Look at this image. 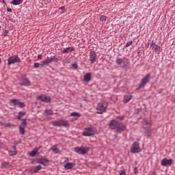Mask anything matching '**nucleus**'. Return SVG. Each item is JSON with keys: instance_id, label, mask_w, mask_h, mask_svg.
Returning <instances> with one entry per match:
<instances>
[{"instance_id": "obj_6", "label": "nucleus", "mask_w": 175, "mask_h": 175, "mask_svg": "<svg viewBox=\"0 0 175 175\" xmlns=\"http://www.w3.org/2000/svg\"><path fill=\"white\" fill-rule=\"evenodd\" d=\"M131 153L132 154H137L141 152V148H139V143L135 142L133 143L131 146Z\"/></svg>"}, {"instance_id": "obj_48", "label": "nucleus", "mask_w": 175, "mask_h": 175, "mask_svg": "<svg viewBox=\"0 0 175 175\" xmlns=\"http://www.w3.org/2000/svg\"><path fill=\"white\" fill-rule=\"evenodd\" d=\"M1 58H0V64H1Z\"/></svg>"}, {"instance_id": "obj_22", "label": "nucleus", "mask_w": 175, "mask_h": 175, "mask_svg": "<svg viewBox=\"0 0 175 175\" xmlns=\"http://www.w3.org/2000/svg\"><path fill=\"white\" fill-rule=\"evenodd\" d=\"M75 164L73 163H67L66 164L64 165V167L66 170H70L75 166Z\"/></svg>"}, {"instance_id": "obj_27", "label": "nucleus", "mask_w": 175, "mask_h": 175, "mask_svg": "<svg viewBox=\"0 0 175 175\" xmlns=\"http://www.w3.org/2000/svg\"><path fill=\"white\" fill-rule=\"evenodd\" d=\"M70 116H71L72 117H77V118H79V117H81L80 113H79V112H76V111L72 112V113H70Z\"/></svg>"}, {"instance_id": "obj_26", "label": "nucleus", "mask_w": 175, "mask_h": 175, "mask_svg": "<svg viewBox=\"0 0 175 175\" xmlns=\"http://www.w3.org/2000/svg\"><path fill=\"white\" fill-rule=\"evenodd\" d=\"M40 170H42L41 165H37V166L33 168V173H37L38 171H40Z\"/></svg>"}, {"instance_id": "obj_43", "label": "nucleus", "mask_w": 175, "mask_h": 175, "mask_svg": "<svg viewBox=\"0 0 175 175\" xmlns=\"http://www.w3.org/2000/svg\"><path fill=\"white\" fill-rule=\"evenodd\" d=\"M18 120L21 119V111L18 113Z\"/></svg>"}, {"instance_id": "obj_45", "label": "nucleus", "mask_w": 175, "mask_h": 175, "mask_svg": "<svg viewBox=\"0 0 175 175\" xmlns=\"http://www.w3.org/2000/svg\"><path fill=\"white\" fill-rule=\"evenodd\" d=\"M12 148L14 149V151H16V146H12Z\"/></svg>"}, {"instance_id": "obj_35", "label": "nucleus", "mask_w": 175, "mask_h": 175, "mask_svg": "<svg viewBox=\"0 0 175 175\" xmlns=\"http://www.w3.org/2000/svg\"><path fill=\"white\" fill-rule=\"evenodd\" d=\"M16 154H17V151H11L10 152V155L11 156H14Z\"/></svg>"}, {"instance_id": "obj_4", "label": "nucleus", "mask_w": 175, "mask_h": 175, "mask_svg": "<svg viewBox=\"0 0 175 175\" xmlns=\"http://www.w3.org/2000/svg\"><path fill=\"white\" fill-rule=\"evenodd\" d=\"M51 124H52L53 126H64V127L70 125L68 120H64L63 119H61L59 120H53L51 122Z\"/></svg>"}, {"instance_id": "obj_25", "label": "nucleus", "mask_w": 175, "mask_h": 175, "mask_svg": "<svg viewBox=\"0 0 175 175\" xmlns=\"http://www.w3.org/2000/svg\"><path fill=\"white\" fill-rule=\"evenodd\" d=\"M51 150L53 151V152H54V154H58V152H59V149L57 148L56 146H52V148H51Z\"/></svg>"}, {"instance_id": "obj_34", "label": "nucleus", "mask_w": 175, "mask_h": 175, "mask_svg": "<svg viewBox=\"0 0 175 175\" xmlns=\"http://www.w3.org/2000/svg\"><path fill=\"white\" fill-rule=\"evenodd\" d=\"M20 115H21V117L22 118L23 116L26 115V112L25 111H20Z\"/></svg>"}, {"instance_id": "obj_12", "label": "nucleus", "mask_w": 175, "mask_h": 175, "mask_svg": "<svg viewBox=\"0 0 175 175\" xmlns=\"http://www.w3.org/2000/svg\"><path fill=\"white\" fill-rule=\"evenodd\" d=\"M142 126L144 129H148L151 126V119L150 118H146L143 120Z\"/></svg>"}, {"instance_id": "obj_37", "label": "nucleus", "mask_w": 175, "mask_h": 175, "mask_svg": "<svg viewBox=\"0 0 175 175\" xmlns=\"http://www.w3.org/2000/svg\"><path fill=\"white\" fill-rule=\"evenodd\" d=\"M117 118L120 119V120H123L124 117V116H119L118 117H117Z\"/></svg>"}, {"instance_id": "obj_17", "label": "nucleus", "mask_w": 175, "mask_h": 175, "mask_svg": "<svg viewBox=\"0 0 175 175\" xmlns=\"http://www.w3.org/2000/svg\"><path fill=\"white\" fill-rule=\"evenodd\" d=\"M116 64L118 65L124 64V65H128L129 64V59L126 57L124 58H118L116 59Z\"/></svg>"}, {"instance_id": "obj_5", "label": "nucleus", "mask_w": 175, "mask_h": 175, "mask_svg": "<svg viewBox=\"0 0 175 175\" xmlns=\"http://www.w3.org/2000/svg\"><path fill=\"white\" fill-rule=\"evenodd\" d=\"M151 79V75L148 73L147 75L144 77L141 80V84L139 85V88H143L145 87L146 83H148Z\"/></svg>"}, {"instance_id": "obj_10", "label": "nucleus", "mask_w": 175, "mask_h": 175, "mask_svg": "<svg viewBox=\"0 0 175 175\" xmlns=\"http://www.w3.org/2000/svg\"><path fill=\"white\" fill-rule=\"evenodd\" d=\"M26 126H27L26 119H23L22 124H21V125L19 126L20 133L22 134L23 135L25 133Z\"/></svg>"}, {"instance_id": "obj_15", "label": "nucleus", "mask_w": 175, "mask_h": 175, "mask_svg": "<svg viewBox=\"0 0 175 175\" xmlns=\"http://www.w3.org/2000/svg\"><path fill=\"white\" fill-rule=\"evenodd\" d=\"M89 57L91 64H94V62L96 59V53H95V51H91L89 53Z\"/></svg>"}, {"instance_id": "obj_13", "label": "nucleus", "mask_w": 175, "mask_h": 175, "mask_svg": "<svg viewBox=\"0 0 175 175\" xmlns=\"http://www.w3.org/2000/svg\"><path fill=\"white\" fill-rule=\"evenodd\" d=\"M36 162L38 163V164H42L44 165V166H46V165L49 164V161L47 158H38L36 160Z\"/></svg>"}, {"instance_id": "obj_23", "label": "nucleus", "mask_w": 175, "mask_h": 175, "mask_svg": "<svg viewBox=\"0 0 175 175\" xmlns=\"http://www.w3.org/2000/svg\"><path fill=\"white\" fill-rule=\"evenodd\" d=\"M91 78H92L91 73H86L84 75V80H85V81H88V82L90 81Z\"/></svg>"}, {"instance_id": "obj_46", "label": "nucleus", "mask_w": 175, "mask_h": 175, "mask_svg": "<svg viewBox=\"0 0 175 175\" xmlns=\"http://www.w3.org/2000/svg\"><path fill=\"white\" fill-rule=\"evenodd\" d=\"M38 58H39L40 59H42V55H38Z\"/></svg>"}, {"instance_id": "obj_41", "label": "nucleus", "mask_w": 175, "mask_h": 175, "mask_svg": "<svg viewBox=\"0 0 175 175\" xmlns=\"http://www.w3.org/2000/svg\"><path fill=\"white\" fill-rule=\"evenodd\" d=\"M126 174V172L125 171H122L120 174L118 175H125Z\"/></svg>"}, {"instance_id": "obj_29", "label": "nucleus", "mask_w": 175, "mask_h": 175, "mask_svg": "<svg viewBox=\"0 0 175 175\" xmlns=\"http://www.w3.org/2000/svg\"><path fill=\"white\" fill-rule=\"evenodd\" d=\"M45 116H50L53 115V111L52 110H45Z\"/></svg>"}, {"instance_id": "obj_1", "label": "nucleus", "mask_w": 175, "mask_h": 175, "mask_svg": "<svg viewBox=\"0 0 175 175\" xmlns=\"http://www.w3.org/2000/svg\"><path fill=\"white\" fill-rule=\"evenodd\" d=\"M109 129H116V132L122 133L124 131H126V127L122 122H119L116 119H112L110 120L109 123L108 124Z\"/></svg>"}, {"instance_id": "obj_44", "label": "nucleus", "mask_w": 175, "mask_h": 175, "mask_svg": "<svg viewBox=\"0 0 175 175\" xmlns=\"http://www.w3.org/2000/svg\"><path fill=\"white\" fill-rule=\"evenodd\" d=\"M9 33L8 31H5L4 36H6Z\"/></svg>"}, {"instance_id": "obj_33", "label": "nucleus", "mask_w": 175, "mask_h": 175, "mask_svg": "<svg viewBox=\"0 0 175 175\" xmlns=\"http://www.w3.org/2000/svg\"><path fill=\"white\" fill-rule=\"evenodd\" d=\"M133 44V41H129L126 43V47H129V46H131Z\"/></svg>"}, {"instance_id": "obj_2", "label": "nucleus", "mask_w": 175, "mask_h": 175, "mask_svg": "<svg viewBox=\"0 0 175 175\" xmlns=\"http://www.w3.org/2000/svg\"><path fill=\"white\" fill-rule=\"evenodd\" d=\"M107 107V103L105 100H102L97 105V113L102 114L103 112H105Z\"/></svg>"}, {"instance_id": "obj_24", "label": "nucleus", "mask_w": 175, "mask_h": 175, "mask_svg": "<svg viewBox=\"0 0 175 175\" xmlns=\"http://www.w3.org/2000/svg\"><path fill=\"white\" fill-rule=\"evenodd\" d=\"M24 0H13V1H12L11 3H12V5H21V3Z\"/></svg>"}, {"instance_id": "obj_9", "label": "nucleus", "mask_w": 175, "mask_h": 175, "mask_svg": "<svg viewBox=\"0 0 175 175\" xmlns=\"http://www.w3.org/2000/svg\"><path fill=\"white\" fill-rule=\"evenodd\" d=\"M96 133L94 129H92L91 127H88V129H85L84 131L82 133L83 136H92L94 135Z\"/></svg>"}, {"instance_id": "obj_31", "label": "nucleus", "mask_w": 175, "mask_h": 175, "mask_svg": "<svg viewBox=\"0 0 175 175\" xmlns=\"http://www.w3.org/2000/svg\"><path fill=\"white\" fill-rule=\"evenodd\" d=\"M2 166L3 167H8V166H9V163H8L7 161H3L2 163Z\"/></svg>"}, {"instance_id": "obj_36", "label": "nucleus", "mask_w": 175, "mask_h": 175, "mask_svg": "<svg viewBox=\"0 0 175 175\" xmlns=\"http://www.w3.org/2000/svg\"><path fill=\"white\" fill-rule=\"evenodd\" d=\"M33 65H34V67H35L36 68H39V66H40L39 63H35Z\"/></svg>"}, {"instance_id": "obj_47", "label": "nucleus", "mask_w": 175, "mask_h": 175, "mask_svg": "<svg viewBox=\"0 0 175 175\" xmlns=\"http://www.w3.org/2000/svg\"><path fill=\"white\" fill-rule=\"evenodd\" d=\"M60 9H62V10H63L64 9H65L64 7H61Z\"/></svg>"}, {"instance_id": "obj_39", "label": "nucleus", "mask_w": 175, "mask_h": 175, "mask_svg": "<svg viewBox=\"0 0 175 175\" xmlns=\"http://www.w3.org/2000/svg\"><path fill=\"white\" fill-rule=\"evenodd\" d=\"M5 127H10V126H13L12 125V124L9 123V124H5Z\"/></svg>"}, {"instance_id": "obj_16", "label": "nucleus", "mask_w": 175, "mask_h": 175, "mask_svg": "<svg viewBox=\"0 0 175 175\" xmlns=\"http://www.w3.org/2000/svg\"><path fill=\"white\" fill-rule=\"evenodd\" d=\"M161 164L163 166H167L173 164V159H167V158H163V159L161 160Z\"/></svg>"}, {"instance_id": "obj_18", "label": "nucleus", "mask_w": 175, "mask_h": 175, "mask_svg": "<svg viewBox=\"0 0 175 175\" xmlns=\"http://www.w3.org/2000/svg\"><path fill=\"white\" fill-rule=\"evenodd\" d=\"M40 149V147L35 148V149H33L32 151H31V152L29 153V156H31V157H35Z\"/></svg>"}, {"instance_id": "obj_49", "label": "nucleus", "mask_w": 175, "mask_h": 175, "mask_svg": "<svg viewBox=\"0 0 175 175\" xmlns=\"http://www.w3.org/2000/svg\"><path fill=\"white\" fill-rule=\"evenodd\" d=\"M2 135V133L0 132V136Z\"/></svg>"}, {"instance_id": "obj_8", "label": "nucleus", "mask_w": 175, "mask_h": 175, "mask_svg": "<svg viewBox=\"0 0 175 175\" xmlns=\"http://www.w3.org/2000/svg\"><path fill=\"white\" fill-rule=\"evenodd\" d=\"M36 100H41L42 102H44L45 103H49L51 101V97L45 95L44 94H42L39 96L36 97Z\"/></svg>"}, {"instance_id": "obj_19", "label": "nucleus", "mask_w": 175, "mask_h": 175, "mask_svg": "<svg viewBox=\"0 0 175 175\" xmlns=\"http://www.w3.org/2000/svg\"><path fill=\"white\" fill-rule=\"evenodd\" d=\"M21 85L23 86H30L31 82L29 81V79H24Z\"/></svg>"}, {"instance_id": "obj_38", "label": "nucleus", "mask_w": 175, "mask_h": 175, "mask_svg": "<svg viewBox=\"0 0 175 175\" xmlns=\"http://www.w3.org/2000/svg\"><path fill=\"white\" fill-rule=\"evenodd\" d=\"M72 67L73 68V69H77L78 66H77V64H72Z\"/></svg>"}, {"instance_id": "obj_20", "label": "nucleus", "mask_w": 175, "mask_h": 175, "mask_svg": "<svg viewBox=\"0 0 175 175\" xmlns=\"http://www.w3.org/2000/svg\"><path fill=\"white\" fill-rule=\"evenodd\" d=\"M75 51L74 48H72V46H68V47H67V48H65V49L63 50L62 53H70V51Z\"/></svg>"}, {"instance_id": "obj_11", "label": "nucleus", "mask_w": 175, "mask_h": 175, "mask_svg": "<svg viewBox=\"0 0 175 175\" xmlns=\"http://www.w3.org/2000/svg\"><path fill=\"white\" fill-rule=\"evenodd\" d=\"M58 59L57 57H55V56H53L52 57H46V59H45V61H42V65H48L50 63H51V62H57Z\"/></svg>"}, {"instance_id": "obj_21", "label": "nucleus", "mask_w": 175, "mask_h": 175, "mask_svg": "<svg viewBox=\"0 0 175 175\" xmlns=\"http://www.w3.org/2000/svg\"><path fill=\"white\" fill-rule=\"evenodd\" d=\"M132 98H133L132 95H126L124 97L123 102L124 103H128V102H129V100H131Z\"/></svg>"}, {"instance_id": "obj_42", "label": "nucleus", "mask_w": 175, "mask_h": 175, "mask_svg": "<svg viewBox=\"0 0 175 175\" xmlns=\"http://www.w3.org/2000/svg\"><path fill=\"white\" fill-rule=\"evenodd\" d=\"M7 12H12V9H11L10 8H8Z\"/></svg>"}, {"instance_id": "obj_50", "label": "nucleus", "mask_w": 175, "mask_h": 175, "mask_svg": "<svg viewBox=\"0 0 175 175\" xmlns=\"http://www.w3.org/2000/svg\"><path fill=\"white\" fill-rule=\"evenodd\" d=\"M174 103H175V98H174Z\"/></svg>"}, {"instance_id": "obj_40", "label": "nucleus", "mask_w": 175, "mask_h": 175, "mask_svg": "<svg viewBox=\"0 0 175 175\" xmlns=\"http://www.w3.org/2000/svg\"><path fill=\"white\" fill-rule=\"evenodd\" d=\"M133 171H134V173L137 174V173L138 172V169H137V167H135L134 170H133Z\"/></svg>"}, {"instance_id": "obj_14", "label": "nucleus", "mask_w": 175, "mask_h": 175, "mask_svg": "<svg viewBox=\"0 0 175 175\" xmlns=\"http://www.w3.org/2000/svg\"><path fill=\"white\" fill-rule=\"evenodd\" d=\"M11 103H13V105H18V107H20V108H24V107H25V104L23 102H21V100H17L16 98H13L12 100H11Z\"/></svg>"}, {"instance_id": "obj_28", "label": "nucleus", "mask_w": 175, "mask_h": 175, "mask_svg": "<svg viewBox=\"0 0 175 175\" xmlns=\"http://www.w3.org/2000/svg\"><path fill=\"white\" fill-rule=\"evenodd\" d=\"M156 54H160L161 53V46H159L157 44H156Z\"/></svg>"}, {"instance_id": "obj_32", "label": "nucleus", "mask_w": 175, "mask_h": 175, "mask_svg": "<svg viewBox=\"0 0 175 175\" xmlns=\"http://www.w3.org/2000/svg\"><path fill=\"white\" fill-rule=\"evenodd\" d=\"M150 47H152V49H154V51H156V48H157V44H156V43H151Z\"/></svg>"}, {"instance_id": "obj_3", "label": "nucleus", "mask_w": 175, "mask_h": 175, "mask_svg": "<svg viewBox=\"0 0 175 175\" xmlns=\"http://www.w3.org/2000/svg\"><path fill=\"white\" fill-rule=\"evenodd\" d=\"M75 152L79 154H88V151H90L89 146H76L74 148Z\"/></svg>"}, {"instance_id": "obj_30", "label": "nucleus", "mask_w": 175, "mask_h": 175, "mask_svg": "<svg viewBox=\"0 0 175 175\" xmlns=\"http://www.w3.org/2000/svg\"><path fill=\"white\" fill-rule=\"evenodd\" d=\"M100 20L101 21V22H106L107 16H101V17L100 18Z\"/></svg>"}, {"instance_id": "obj_7", "label": "nucleus", "mask_w": 175, "mask_h": 175, "mask_svg": "<svg viewBox=\"0 0 175 175\" xmlns=\"http://www.w3.org/2000/svg\"><path fill=\"white\" fill-rule=\"evenodd\" d=\"M8 64L11 65V64H14L15 63H20L21 62V58L17 56V55H14V56H11L8 59Z\"/></svg>"}]
</instances>
